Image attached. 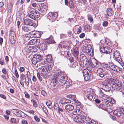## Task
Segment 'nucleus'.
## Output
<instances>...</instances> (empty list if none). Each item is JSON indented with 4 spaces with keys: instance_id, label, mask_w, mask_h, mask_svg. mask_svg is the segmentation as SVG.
Segmentation results:
<instances>
[{
    "instance_id": "50",
    "label": "nucleus",
    "mask_w": 124,
    "mask_h": 124,
    "mask_svg": "<svg viewBox=\"0 0 124 124\" xmlns=\"http://www.w3.org/2000/svg\"><path fill=\"white\" fill-rule=\"evenodd\" d=\"M108 22L107 21H104L102 23V25L104 27H106L108 25Z\"/></svg>"
},
{
    "instance_id": "16",
    "label": "nucleus",
    "mask_w": 124,
    "mask_h": 124,
    "mask_svg": "<svg viewBox=\"0 0 124 124\" xmlns=\"http://www.w3.org/2000/svg\"><path fill=\"white\" fill-rule=\"evenodd\" d=\"M82 28L78 25L75 26L74 28V31L76 33L79 34L81 32Z\"/></svg>"
},
{
    "instance_id": "17",
    "label": "nucleus",
    "mask_w": 124,
    "mask_h": 124,
    "mask_svg": "<svg viewBox=\"0 0 124 124\" xmlns=\"http://www.w3.org/2000/svg\"><path fill=\"white\" fill-rule=\"evenodd\" d=\"M82 112V111L80 108H79V107H77L76 109L74 110L73 112V114L74 115H79L81 114Z\"/></svg>"
},
{
    "instance_id": "23",
    "label": "nucleus",
    "mask_w": 124,
    "mask_h": 124,
    "mask_svg": "<svg viewBox=\"0 0 124 124\" xmlns=\"http://www.w3.org/2000/svg\"><path fill=\"white\" fill-rule=\"evenodd\" d=\"M35 42L34 46L37 47H38L39 46L40 40L39 39H35Z\"/></svg>"
},
{
    "instance_id": "42",
    "label": "nucleus",
    "mask_w": 124,
    "mask_h": 124,
    "mask_svg": "<svg viewBox=\"0 0 124 124\" xmlns=\"http://www.w3.org/2000/svg\"><path fill=\"white\" fill-rule=\"evenodd\" d=\"M31 101L33 103V105L35 107H37L38 106V104L36 101L34 100H32Z\"/></svg>"
},
{
    "instance_id": "11",
    "label": "nucleus",
    "mask_w": 124,
    "mask_h": 124,
    "mask_svg": "<svg viewBox=\"0 0 124 124\" xmlns=\"http://www.w3.org/2000/svg\"><path fill=\"white\" fill-rule=\"evenodd\" d=\"M30 13L34 15L35 17L38 18L40 16V14L37 10H36L35 9H31L30 10Z\"/></svg>"
},
{
    "instance_id": "8",
    "label": "nucleus",
    "mask_w": 124,
    "mask_h": 124,
    "mask_svg": "<svg viewBox=\"0 0 124 124\" xmlns=\"http://www.w3.org/2000/svg\"><path fill=\"white\" fill-rule=\"evenodd\" d=\"M85 116L83 115L81 116L78 115L74 117V121L77 123H83L84 122V118Z\"/></svg>"
},
{
    "instance_id": "39",
    "label": "nucleus",
    "mask_w": 124,
    "mask_h": 124,
    "mask_svg": "<svg viewBox=\"0 0 124 124\" xmlns=\"http://www.w3.org/2000/svg\"><path fill=\"white\" fill-rule=\"evenodd\" d=\"M98 122L95 121L94 120H92L90 122H86L85 124H97Z\"/></svg>"
},
{
    "instance_id": "21",
    "label": "nucleus",
    "mask_w": 124,
    "mask_h": 124,
    "mask_svg": "<svg viewBox=\"0 0 124 124\" xmlns=\"http://www.w3.org/2000/svg\"><path fill=\"white\" fill-rule=\"evenodd\" d=\"M122 113H122V111L117 110H115L113 112L114 115L117 116H120Z\"/></svg>"
},
{
    "instance_id": "48",
    "label": "nucleus",
    "mask_w": 124,
    "mask_h": 124,
    "mask_svg": "<svg viewBox=\"0 0 124 124\" xmlns=\"http://www.w3.org/2000/svg\"><path fill=\"white\" fill-rule=\"evenodd\" d=\"M90 27L89 25H85L84 27V29L85 30L87 31L90 30Z\"/></svg>"
},
{
    "instance_id": "12",
    "label": "nucleus",
    "mask_w": 124,
    "mask_h": 124,
    "mask_svg": "<svg viewBox=\"0 0 124 124\" xmlns=\"http://www.w3.org/2000/svg\"><path fill=\"white\" fill-rule=\"evenodd\" d=\"M74 108V106L71 104H68L65 107V109L66 111L70 113H71L72 111Z\"/></svg>"
},
{
    "instance_id": "32",
    "label": "nucleus",
    "mask_w": 124,
    "mask_h": 124,
    "mask_svg": "<svg viewBox=\"0 0 124 124\" xmlns=\"http://www.w3.org/2000/svg\"><path fill=\"white\" fill-rule=\"evenodd\" d=\"M90 119L91 118L87 116L85 117V116L84 119L83 120L84 121L83 123H84V124L85 123H86L87 122H89V121L90 120Z\"/></svg>"
},
{
    "instance_id": "25",
    "label": "nucleus",
    "mask_w": 124,
    "mask_h": 124,
    "mask_svg": "<svg viewBox=\"0 0 124 124\" xmlns=\"http://www.w3.org/2000/svg\"><path fill=\"white\" fill-rule=\"evenodd\" d=\"M32 46H31L29 45H28L26 47L25 50L26 51L28 52H30L32 50Z\"/></svg>"
},
{
    "instance_id": "46",
    "label": "nucleus",
    "mask_w": 124,
    "mask_h": 124,
    "mask_svg": "<svg viewBox=\"0 0 124 124\" xmlns=\"http://www.w3.org/2000/svg\"><path fill=\"white\" fill-rule=\"evenodd\" d=\"M36 34V37L39 38L40 37L41 34L39 31H35Z\"/></svg>"
},
{
    "instance_id": "64",
    "label": "nucleus",
    "mask_w": 124,
    "mask_h": 124,
    "mask_svg": "<svg viewBox=\"0 0 124 124\" xmlns=\"http://www.w3.org/2000/svg\"><path fill=\"white\" fill-rule=\"evenodd\" d=\"M19 70L21 72H23L24 70V68L23 67H20V68Z\"/></svg>"
},
{
    "instance_id": "4",
    "label": "nucleus",
    "mask_w": 124,
    "mask_h": 124,
    "mask_svg": "<svg viewBox=\"0 0 124 124\" xmlns=\"http://www.w3.org/2000/svg\"><path fill=\"white\" fill-rule=\"evenodd\" d=\"M41 74L45 77L46 76L50 70L52 69L51 67L49 65H46L42 66Z\"/></svg>"
},
{
    "instance_id": "56",
    "label": "nucleus",
    "mask_w": 124,
    "mask_h": 124,
    "mask_svg": "<svg viewBox=\"0 0 124 124\" xmlns=\"http://www.w3.org/2000/svg\"><path fill=\"white\" fill-rule=\"evenodd\" d=\"M54 109H58V108L59 107L58 104L57 103L54 104Z\"/></svg>"
},
{
    "instance_id": "54",
    "label": "nucleus",
    "mask_w": 124,
    "mask_h": 124,
    "mask_svg": "<svg viewBox=\"0 0 124 124\" xmlns=\"http://www.w3.org/2000/svg\"><path fill=\"white\" fill-rule=\"evenodd\" d=\"M34 118L35 120L37 122H39L40 121V118L36 116H35L34 117Z\"/></svg>"
},
{
    "instance_id": "22",
    "label": "nucleus",
    "mask_w": 124,
    "mask_h": 124,
    "mask_svg": "<svg viewBox=\"0 0 124 124\" xmlns=\"http://www.w3.org/2000/svg\"><path fill=\"white\" fill-rule=\"evenodd\" d=\"M22 29L23 31L25 32H28L30 30V28L24 26H22Z\"/></svg>"
},
{
    "instance_id": "6",
    "label": "nucleus",
    "mask_w": 124,
    "mask_h": 124,
    "mask_svg": "<svg viewBox=\"0 0 124 124\" xmlns=\"http://www.w3.org/2000/svg\"><path fill=\"white\" fill-rule=\"evenodd\" d=\"M38 5L39 7L38 10L42 13L44 14L46 13V9L45 8L46 6L45 4L43 3L39 2L38 4Z\"/></svg>"
},
{
    "instance_id": "41",
    "label": "nucleus",
    "mask_w": 124,
    "mask_h": 124,
    "mask_svg": "<svg viewBox=\"0 0 124 124\" xmlns=\"http://www.w3.org/2000/svg\"><path fill=\"white\" fill-rule=\"evenodd\" d=\"M60 102L62 104H66V99L64 98H62L60 100Z\"/></svg>"
},
{
    "instance_id": "2",
    "label": "nucleus",
    "mask_w": 124,
    "mask_h": 124,
    "mask_svg": "<svg viewBox=\"0 0 124 124\" xmlns=\"http://www.w3.org/2000/svg\"><path fill=\"white\" fill-rule=\"evenodd\" d=\"M63 74L60 78L59 84L61 86L64 85L66 86V88H68L72 85V82L71 80H68V77L66 76H64Z\"/></svg>"
},
{
    "instance_id": "13",
    "label": "nucleus",
    "mask_w": 124,
    "mask_h": 124,
    "mask_svg": "<svg viewBox=\"0 0 124 124\" xmlns=\"http://www.w3.org/2000/svg\"><path fill=\"white\" fill-rule=\"evenodd\" d=\"M107 14H105V18H108V16H111L113 15V12L111 8H109L106 10Z\"/></svg>"
},
{
    "instance_id": "38",
    "label": "nucleus",
    "mask_w": 124,
    "mask_h": 124,
    "mask_svg": "<svg viewBox=\"0 0 124 124\" xmlns=\"http://www.w3.org/2000/svg\"><path fill=\"white\" fill-rule=\"evenodd\" d=\"M114 55L116 58H118L119 53L117 51H116L114 52Z\"/></svg>"
},
{
    "instance_id": "55",
    "label": "nucleus",
    "mask_w": 124,
    "mask_h": 124,
    "mask_svg": "<svg viewBox=\"0 0 124 124\" xmlns=\"http://www.w3.org/2000/svg\"><path fill=\"white\" fill-rule=\"evenodd\" d=\"M37 75L38 79L40 81H41L42 80V78L41 77L40 74L38 73H37Z\"/></svg>"
},
{
    "instance_id": "37",
    "label": "nucleus",
    "mask_w": 124,
    "mask_h": 124,
    "mask_svg": "<svg viewBox=\"0 0 124 124\" xmlns=\"http://www.w3.org/2000/svg\"><path fill=\"white\" fill-rule=\"evenodd\" d=\"M68 96L69 97H68L70 98L71 99L74 101L77 100L76 99V97L75 95H70Z\"/></svg>"
},
{
    "instance_id": "9",
    "label": "nucleus",
    "mask_w": 124,
    "mask_h": 124,
    "mask_svg": "<svg viewBox=\"0 0 124 124\" xmlns=\"http://www.w3.org/2000/svg\"><path fill=\"white\" fill-rule=\"evenodd\" d=\"M24 24L26 25L31 26H36V23L32 20L29 19H25L23 21Z\"/></svg>"
},
{
    "instance_id": "5",
    "label": "nucleus",
    "mask_w": 124,
    "mask_h": 124,
    "mask_svg": "<svg viewBox=\"0 0 124 124\" xmlns=\"http://www.w3.org/2000/svg\"><path fill=\"white\" fill-rule=\"evenodd\" d=\"M58 16V13L56 12H50L47 15V18L52 22L56 20Z\"/></svg>"
},
{
    "instance_id": "20",
    "label": "nucleus",
    "mask_w": 124,
    "mask_h": 124,
    "mask_svg": "<svg viewBox=\"0 0 124 124\" xmlns=\"http://www.w3.org/2000/svg\"><path fill=\"white\" fill-rule=\"evenodd\" d=\"M46 60L48 63H51L53 62L52 57L51 54H48L46 56Z\"/></svg>"
},
{
    "instance_id": "35",
    "label": "nucleus",
    "mask_w": 124,
    "mask_h": 124,
    "mask_svg": "<svg viewBox=\"0 0 124 124\" xmlns=\"http://www.w3.org/2000/svg\"><path fill=\"white\" fill-rule=\"evenodd\" d=\"M106 51L105 53L106 54H109L112 52L111 49L109 47H106Z\"/></svg>"
},
{
    "instance_id": "45",
    "label": "nucleus",
    "mask_w": 124,
    "mask_h": 124,
    "mask_svg": "<svg viewBox=\"0 0 124 124\" xmlns=\"http://www.w3.org/2000/svg\"><path fill=\"white\" fill-rule=\"evenodd\" d=\"M89 46H87L86 48L85 49V52L87 53H88L91 51V48H90V49L88 48V47H89Z\"/></svg>"
},
{
    "instance_id": "61",
    "label": "nucleus",
    "mask_w": 124,
    "mask_h": 124,
    "mask_svg": "<svg viewBox=\"0 0 124 124\" xmlns=\"http://www.w3.org/2000/svg\"><path fill=\"white\" fill-rule=\"evenodd\" d=\"M63 111V109L62 108H60L59 107L58 109V112L60 113L62 112Z\"/></svg>"
},
{
    "instance_id": "51",
    "label": "nucleus",
    "mask_w": 124,
    "mask_h": 124,
    "mask_svg": "<svg viewBox=\"0 0 124 124\" xmlns=\"http://www.w3.org/2000/svg\"><path fill=\"white\" fill-rule=\"evenodd\" d=\"M41 94L44 96H46L47 93L46 91L44 90H42L41 91Z\"/></svg>"
},
{
    "instance_id": "19",
    "label": "nucleus",
    "mask_w": 124,
    "mask_h": 124,
    "mask_svg": "<svg viewBox=\"0 0 124 124\" xmlns=\"http://www.w3.org/2000/svg\"><path fill=\"white\" fill-rule=\"evenodd\" d=\"M38 48H39L40 50H45L47 48V45L45 43H40Z\"/></svg>"
},
{
    "instance_id": "28",
    "label": "nucleus",
    "mask_w": 124,
    "mask_h": 124,
    "mask_svg": "<svg viewBox=\"0 0 124 124\" xmlns=\"http://www.w3.org/2000/svg\"><path fill=\"white\" fill-rule=\"evenodd\" d=\"M46 104L49 108H52V106L51 105V102L49 100L47 101L46 102Z\"/></svg>"
},
{
    "instance_id": "10",
    "label": "nucleus",
    "mask_w": 124,
    "mask_h": 124,
    "mask_svg": "<svg viewBox=\"0 0 124 124\" xmlns=\"http://www.w3.org/2000/svg\"><path fill=\"white\" fill-rule=\"evenodd\" d=\"M9 40L10 43L12 44L15 43L16 40V37L14 32H11L9 36Z\"/></svg>"
},
{
    "instance_id": "33",
    "label": "nucleus",
    "mask_w": 124,
    "mask_h": 124,
    "mask_svg": "<svg viewBox=\"0 0 124 124\" xmlns=\"http://www.w3.org/2000/svg\"><path fill=\"white\" fill-rule=\"evenodd\" d=\"M69 5L70 8H73L74 7L73 2L72 0H69Z\"/></svg>"
},
{
    "instance_id": "27",
    "label": "nucleus",
    "mask_w": 124,
    "mask_h": 124,
    "mask_svg": "<svg viewBox=\"0 0 124 124\" xmlns=\"http://www.w3.org/2000/svg\"><path fill=\"white\" fill-rule=\"evenodd\" d=\"M75 102L77 106V107H78L79 108H81V107H82V105L80 102L77 100H76Z\"/></svg>"
},
{
    "instance_id": "63",
    "label": "nucleus",
    "mask_w": 124,
    "mask_h": 124,
    "mask_svg": "<svg viewBox=\"0 0 124 124\" xmlns=\"http://www.w3.org/2000/svg\"><path fill=\"white\" fill-rule=\"evenodd\" d=\"M22 123L23 124H28V123L26 120H22Z\"/></svg>"
},
{
    "instance_id": "18",
    "label": "nucleus",
    "mask_w": 124,
    "mask_h": 124,
    "mask_svg": "<svg viewBox=\"0 0 124 124\" xmlns=\"http://www.w3.org/2000/svg\"><path fill=\"white\" fill-rule=\"evenodd\" d=\"M45 42L48 44L54 43L55 42L53 40V37L52 36H51L49 38L46 39Z\"/></svg>"
},
{
    "instance_id": "53",
    "label": "nucleus",
    "mask_w": 124,
    "mask_h": 124,
    "mask_svg": "<svg viewBox=\"0 0 124 124\" xmlns=\"http://www.w3.org/2000/svg\"><path fill=\"white\" fill-rule=\"evenodd\" d=\"M87 17L88 20L90 21V22H91L93 20V18L91 17L90 15H87Z\"/></svg>"
},
{
    "instance_id": "58",
    "label": "nucleus",
    "mask_w": 124,
    "mask_h": 124,
    "mask_svg": "<svg viewBox=\"0 0 124 124\" xmlns=\"http://www.w3.org/2000/svg\"><path fill=\"white\" fill-rule=\"evenodd\" d=\"M27 78L28 79L29 78H30L31 74L30 72L29 71H27L26 73Z\"/></svg>"
},
{
    "instance_id": "52",
    "label": "nucleus",
    "mask_w": 124,
    "mask_h": 124,
    "mask_svg": "<svg viewBox=\"0 0 124 124\" xmlns=\"http://www.w3.org/2000/svg\"><path fill=\"white\" fill-rule=\"evenodd\" d=\"M89 72L90 74V76H89V79L91 80L93 78V73L92 71H90Z\"/></svg>"
},
{
    "instance_id": "31",
    "label": "nucleus",
    "mask_w": 124,
    "mask_h": 124,
    "mask_svg": "<svg viewBox=\"0 0 124 124\" xmlns=\"http://www.w3.org/2000/svg\"><path fill=\"white\" fill-rule=\"evenodd\" d=\"M97 72L99 74L100 73H103L105 72L104 70L102 68H98L97 70Z\"/></svg>"
},
{
    "instance_id": "40",
    "label": "nucleus",
    "mask_w": 124,
    "mask_h": 124,
    "mask_svg": "<svg viewBox=\"0 0 124 124\" xmlns=\"http://www.w3.org/2000/svg\"><path fill=\"white\" fill-rule=\"evenodd\" d=\"M28 16H29V17H30V18L34 19V20H35L36 18L34 16V15L31 14H28L27 15Z\"/></svg>"
},
{
    "instance_id": "15",
    "label": "nucleus",
    "mask_w": 124,
    "mask_h": 124,
    "mask_svg": "<svg viewBox=\"0 0 124 124\" xmlns=\"http://www.w3.org/2000/svg\"><path fill=\"white\" fill-rule=\"evenodd\" d=\"M80 59L82 63H83V65H86L87 64L88 61H87L86 57L84 55H81Z\"/></svg>"
},
{
    "instance_id": "43",
    "label": "nucleus",
    "mask_w": 124,
    "mask_h": 124,
    "mask_svg": "<svg viewBox=\"0 0 124 124\" xmlns=\"http://www.w3.org/2000/svg\"><path fill=\"white\" fill-rule=\"evenodd\" d=\"M86 97L87 98L90 100H91L93 98L92 95L90 94H88L87 95Z\"/></svg>"
},
{
    "instance_id": "26",
    "label": "nucleus",
    "mask_w": 124,
    "mask_h": 124,
    "mask_svg": "<svg viewBox=\"0 0 124 124\" xmlns=\"http://www.w3.org/2000/svg\"><path fill=\"white\" fill-rule=\"evenodd\" d=\"M31 62L33 64H35L38 62V60L36 59L35 57L33 55V57L31 59Z\"/></svg>"
},
{
    "instance_id": "49",
    "label": "nucleus",
    "mask_w": 124,
    "mask_h": 124,
    "mask_svg": "<svg viewBox=\"0 0 124 124\" xmlns=\"http://www.w3.org/2000/svg\"><path fill=\"white\" fill-rule=\"evenodd\" d=\"M112 101V100L111 99H109V100H107L105 101L106 104L107 105L108 104L110 105L111 103L110 102H111Z\"/></svg>"
},
{
    "instance_id": "29",
    "label": "nucleus",
    "mask_w": 124,
    "mask_h": 124,
    "mask_svg": "<svg viewBox=\"0 0 124 124\" xmlns=\"http://www.w3.org/2000/svg\"><path fill=\"white\" fill-rule=\"evenodd\" d=\"M105 106L103 104H100L98 106V107L99 108H101L105 111H108V109L106 108H105Z\"/></svg>"
},
{
    "instance_id": "44",
    "label": "nucleus",
    "mask_w": 124,
    "mask_h": 124,
    "mask_svg": "<svg viewBox=\"0 0 124 124\" xmlns=\"http://www.w3.org/2000/svg\"><path fill=\"white\" fill-rule=\"evenodd\" d=\"M99 96L100 97L102 98V97H103L104 94L101 90H100L99 91Z\"/></svg>"
},
{
    "instance_id": "3",
    "label": "nucleus",
    "mask_w": 124,
    "mask_h": 124,
    "mask_svg": "<svg viewBox=\"0 0 124 124\" xmlns=\"http://www.w3.org/2000/svg\"><path fill=\"white\" fill-rule=\"evenodd\" d=\"M63 73L61 72H56L53 76L54 77L53 80L51 83V86L53 87H54L56 85L57 79H59L62 75Z\"/></svg>"
},
{
    "instance_id": "47",
    "label": "nucleus",
    "mask_w": 124,
    "mask_h": 124,
    "mask_svg": "<svg viewBox=\"0 0 124 124\" xmlns=\"http://www.w3.org/2000/svg\"><path fill=\"white\" fill-rule=\"evenodd\" d=\"M15 76L17 78H18L19 77V75H18L17 70L15 68Z\"/></svg>"
},
{
    "instance_id": "1",
    "label": "nucleus",
    "mask_w": 124,
    "mask_h": 124,
    "mask_svg": "<svg viewBox=\"0 0 124 124\" xmlns=\"http://www.w3.org/2000/svg\"><path fill=\"white\" fill-rule=\"evenodd\" d=\"M114 81V79H111L109 80L105 81V83L102 85V89L105 91L108 92L110 89L111 86L114 88V90L116 89V91H118L121 92L123 90V88L122 87L121 84L120 83L118 84H114L112 85L111 82Z\"/></svg>"
},
{
    "instance_id": "60",
    "label": "nucleus",
    "mask_w": 124,
    "mask_h": 124,
    "mask_svg": "<svg viewBox=\"0 0 124 124\" xmlns=\"http://www.w3.org/2000/svg\"><path fill=\"white\" fill-rule=\"evenodd\" d=\"M10 121L12 123H15L16 122V119L14 118H11Z\"/></svg>"
},
{
    "instance_id": "57",
    "label": "nucleus",
    "mask_w": 124,
    "mask_h": 124,
    "mask_svg": "<svg viewBox=\"0 0 124 124\" xmlns=\"http://www.w3.org/2000/svg\"><path fill=\"white\" fill-rule=\"evenodd\" d=\"M106 74L105 72L103 73L99 74V76L101 78H103L105 76Z\"/></svg>"
},
{
    "instance_id": "30",
    "label": "nucleus",
    "mask_w": 124,
    "mask_h": 124,
    "mask_svg": "<svg viewBox=\"0 0 124 124\" xmlns=\"http://www.w3.org/2000/svg\"><path fill=\"white\" fill-rule=\"evenodd\" d=\"M16 113H14V114H16L17 116H21V111L18 109H16Z\"/></svg>"
},
{
    "instance_id": "24",
    "label": "nucleus",
    "mask_w": 124,
    "mask_h": 124,
    "mask_svg": "<svg viewBox=\"0 0 124 124\" xmlns=\"http://www.w3.org/2000/svg\"><path fill=\"white\" fill-rule=\"evenodd\" d=\"M34 56L37 59L38 62H39L42 59V56L40 55L35 54L34 55Z\"/></svg>"
},
{
    "instance_id": "36",
    "label": "nucleus",
    "mask_w": 124,
    "mask_h": 124,
    "mask_svg": "<svg viewBox=\"0 0 124 124\" xmlns=\"http://www.w3.org/2000/svg\"><path fill=\"white\" fill-rule=\"evenodd\" d=\"M35 39H33L32 40H30L28 43V45H34L35 44Z\"/></svg>"
},
{
    "instance_id": "59",
    "label": "nucleus",
    "mask_w": 124,
    "mask_h": 124,
    "mask_svg": "<svg viewBox=\"0 0 124 124\" xmlns=\"http://www.w3.org/2000/svg\"><path fill=\"white\" fill-rule=\"evenodd\" d=\"M104 47H100V50L101 52L102 53H104L105 52V51L104 50Z\"/></svg>"
},
{
    "instance_id": "7",
    "label": "nucleus",
    "mask_w": 124,
    "mask_h": 124,
    "mask_svg": "<svg viewBox=\"0 0 124 124\" xmlns=\"http://www.w3.org/2000/svg\"><path fill=\"white\" fill-rule=\"evenodd\" d=\"M107 65L111 69L115 71L118 72L121 70V69L116 66L112 62H109Z\"/></svg>"
},
{
    "instance_id": "34",
    "label": "nucleus",
    "mask_w": 124,
    "mask_h": 124,
    "mask_svg": "<svg viewBox=\"0 0 124 124\" xmlns=\"http://www.w3.org/2000/svg\"><path fill=\"white\" fill-rule=\"evenodd\" d=\"M20 78L21 81H24V82L26 81V78L25 77V75L24 74H21Z\"/></svg>"
},
{
    "instance_id": "62",
    "label": "nucleus",
    "mask_w": 124,
    "mask_h": 124,
    "mask_svg": "<svg viewBox=\"0 0 124 124\" xmlns=\"http://www.w3.org/2000/svg\"><path fill=\"white\" fill-rule=\"evenodd\" d=\"M21 116H20V117H23L26 116V114L22 111H21Z\"/></svg>"
},
{
    "instance_id": "14",
    "label": "nucleus",
    "mask_w": 124,
    "mask_h": 124,
    "mask_svg": "<svg viewBox=\"0 0 124 124\" xmlns=\"http://www.w3.org/2000/svg\"><path fill=\"white\" fill-rule=\"evenodd\" d=\"M83 74L85 80L87 81L89 79V76L88 72L86 70H84L83 71Z\"/></svg>"
}]
</instances>
